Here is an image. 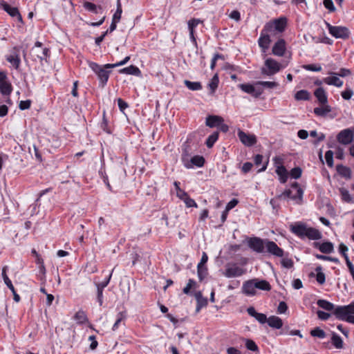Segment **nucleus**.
<instances>
[{"label":"nucleus","mask_w":354,"mask_h":354,"mask_svg":"<svg viewBox=\"0 0 354 354\" xmlns=\"http://www.w3.org/2000/svg\"><path fill=\"white\" fill-rule=\"evenodd\" d=\"M288 26V19L280 17L266 22L261 30L257 40L258 46L262 53L266 54L272 41V37L281 38Z\"/></svg>","instance_id":"1"},{"label":"nucleus","mask_w":354,"mask_h":354,"mask_svg":"<svg viewBox=\"0 0 354 354\" xmlns=\"http://www.w3.org/2000/svg\"><path fill=\"white\" fill-rule=\"evenodd\" d=\"M291 232L301 239L307 237L310 240H319L322 238V233L316 228L307 227L303 223H296L291 226Z\"/></svg>","instance_id":"2"},{"label":"nucleus","mask_w":354,"mask_h":354,"mask_svg":"<svg viewBox=\"0 0 354 354\" xmlns=\"http://www.w3.org/2000/svg\"><path fill=\"white\" fill-rule=\"evenodd\" d=\"M30 55L33 62L39 61L42 63L44 61L48 62V59L50 57V48L44 46L40 41H36L35 46L30 50Z\"/></svg>","instance_id":"3"},{"label":"nucleus","mask_w":354,"mask_h":354,"mask_svg":"<svg viewBox=\"0 0 354 354\" xmlns=\"http://www.w3.org/2000/svg\"><path fill=\"white\" fill-rule=\"evenodd\" d=\"M334 315L339 320L354 324V301L346 306H337Z\"/></svg>","instance_id":"4"},{"label":"nucleus","mask_w":354,"mask_h":354,"mask_svg":"<svg viewBox=\"0 0 354 354\" xmlns=\"http://www.w3.org/2000/svg\"><path fill=\"white\" fill-rule=\"evenodd\" d=\"M88 64L90 68L96 74L100 82V86L104 87L106 85L111 73L109 69L112 68H106L105 64L102 66L93 62H88Z\"/></svg>","instance_id":"5"},{"label":"nucleus","mask_w":354,"mask_h":354,"mask_svg":"<svg viewBox=\"0 0 354 354\" xmlns=\"http://www.w3.org/2000/svg\"><path fill=\"white\" fill-rule=\"evenodd\" d=\"M329 33L336 39H346L350 37L351 32L345 26H332L326 22Z\"/></svg>","instance_id":"6"},{"label":"nucleus","mask_w":354,"mask_h":354,"mask_svg":"<svg viewBox=\"0 0 354 354\" xmlns=\"http://www.w3.org/2000/svg\"><path fill=\"white\" fill-rule=\"evenodd\" d=\"M265 67L262 68L261 73L268 76L277 73L281 68V65L273 58H268L264 62Z\"/></svg>","instance_id":"7"},{"label":"nucleus","mask_w":354,"mask_h":354,"mask_svg":"<svg viewBox=\"0 0 354 354\" xmlns=\"http://www.w3.org/2000/svg\"><path fill=\"white\" fill-rule=\"evenodd\" d=\"M13 91V87L10 82L7 73L4 71H0V93L5 97H10Z\"/></svg>","instance_id":"8"},{"label":"nucleus","mask_w":354,"mask_h":354,"mask_svg":"<svg viewBox=\"0 0 354 354\" xmlns=\"http://www.w3.org/2000/svg\"><path fill=\"white\" fill-rule=\"evenodd\" d=\"M181 160L184 167L187 169H192L194 167H202L205 162L204 157L199 155H196L190 159L187 156L183 155Z\"/></svg>","instance_id":"9"},{"label":"nucleus","mask_w":354,"mask_h":354,"mask_svg":"<svg viewBox=\"0 0 354 354\" xmlns=\"http://www.w3.org/2000/svg\"><path fill=\"white\" fill-rule=\"evenodd\" d=\"M354 138V131L351 128L341 130L336 136L337 141L343 145H348L353 142Z\"/></svg>","instance_id":"10"},{"label":"nucleus","mask_w":354,"mask_h":354,"mask_svg":"<svg viewBox=\"0 0 354 354\" xmlns=\"http://www.w3.org/2000/svg\"><path fill=\"white\" fill-rule=\"evenodd\" d=\"M247 243L248 247L254 252H256L257 253L264 252L266 239H262L257 236L250 237L248 238Z\"/></svg>","instance_id":"11"},{"label":"nucleus","mask_w":354,"mask_h":354,"mask_svg":"<svg viewBox=\"0 0 354 354\" xmlns=\"http://www.w3.org/2000/svg\"><path fill=\"white\" fill-rule=\"evenodd\" d=\"M245 273V270L236 263L227 264L223 274L227 278L241 277Z\"/></svg>","instance_id":"12"},{"label":"nucleus","mask_w":354,"mask_h":354,"mask_svg":"<svg viewBox=\"0 0 354 354\" xmlns=\"http://www.w3.org/2000/svg\"><path fill=\"white\" fill-rule=\"evenodd\" d=\"M0 8H2L10 17H16L18 21L23 23L22 16L20 14L19 9L17 8L12 7L8 3H6L5 1L1 0L0 1Z\"/></svg>","instance_id":"13"},{"label":"nucleus","mask_w":354,"mask_h":354,"mask_svg":"<svg viewBox=\"0 0 354 354\" xmlns=\"http://www.w3.org/2000/svg\"><path fill=\"white\" fill-rule=\"evenodd\" d=\"M266 252L269 254L277 257H283L284 255V251L282 248H279L277 244L268 239H266Z\"/></svg>","instance_id":"14"},{"label":"nucleus","mask_w":354,"mask_h":354,"mask_svg":"<svg viewBox=\"0 0 354 354\" xmlns=\"http://www.w3.org/2000/svg\"><path fill=\"white\" fill-rule=\"evenodd\" d=\"M286 51V41L283 38H278L272 48V54L278 56H284Z\"/></svg>","instance_id":"15"},{"label":"nucleus","mask_w":354,"mask_h":354,"mask_svg":"<svg viewBox=\"0 0 354 354\" xmlns=\"http://www.w3.org/2000/svg\"><path fill=\"white\" fill-rule=\"evenodd\" d=\"M6 266H4L2 269V277L5 284L7 287L11 290L13 295V299L15 302L19 303L21 301V297L19 294H17L11 280L9 279L8 275L6 274Z\"/></svg>","instance_id":"16"},{"label":"nucleus","mask_w":354,"mask_h":354,"mask_svg":"<svg viewBox=\"0 0 354 354\" xmlns=\"http://www.w3.org/2000/svg\"><path fill=\"white\" fill-rule=\"evenodd\" d=\"M238 136L241 142L245 146L251 147L257 143V138L254 135H250L243 131H239Z\"/></svg>","instance_id":"17"},{"label":"nucleus","mask_w":354,"mask_h":354,"mask_svg":"<svg viewBox=\"0 0 354 354\" xmlns=\"http://www.w3.org/2000/svg\"><path fill=\"white\" fill-rule=\"evenodd\" d=\"M239 88L243 92L250 94L256 98L259 97L263 93L261 89H256L254 85L251 84H241L239 85Z\"/></svg>","instance_id":"18"},{"label":"nucleus","mask_w":354,"mask_h":354,"mask_svg":"<svg viewBox=\"0 0 354 354\" xmlns=\"http://www.w3.org/2000/svg\"><path fill=\"white\" fill-rule=\"evenodd\" d=\"M313 246L315 248L319 249V250L324 254H330L334 250L333 244L330 241H325L323 243L314 242Z\"/></svg>","instance_id":"19"},{"label":"nucleus","mask_w":354,"mask_h":354,"mask_svg":"<svg viewBox=\"0 0 354 354\" xmlns=\"http://www.w3.org/2000/svg\"><path fill=\"white\" fill-rule=\"evenodd\" d=\"M253 279L246 281L242 286L243 292L248 296H254L256 295V287H254Z\"/></svg>","instance_id":"20"},{"label":"nucleus","mask_w":354,"mask_h":354,"mask_svg":"<svg viewBox=\"0 0 354 354\" xmlns=\"http://www.w3.org/2000/svg\"><path fill=\"white\" fill-rule=\"evenodd\" d=\"M248 313L251 316L254 317L260 324H265L268 322V319L266 315L263 313H257L255 308L252 306L248 308L247 309Z\"/></svg>","instance_id":"21"},{"label":"nucleus","mask_w":354,"mask_h":354,"mask_svg":"<svg viewBox=\"0 0 354 354\" xmlns=\"http://www.w3.org/2000/svg\"><path fill=\"white\" fill-rule=\"evenodd\" d=\"M221 122H224V120L222 117L218 115H209L206 118L205 124L206 126L214 128L218 127L219 124H221Z\"/></svg>","instance_id":"22"},{"label":"nucleus","mask_w":354,"mask_h":354,"mask_svg":"<svg viewBox=\"0 0 354 354\" xmlns=\"http://www.w3.org/2000/svg\"><path fill=\"white\" fill-rule=\"evenodd\" d=\"M314 95L320 104H328V96L326 92L322 87L316 88L314 91Z\"/></svg>","instance_id":"23"},{"label":"nucleus","mask_w":354,"mask_h":354,"mask_svg":"<svg viewBox=\"0 0 354 354\" xmlns=\"http://www.w3.org/2000/svg\"><path fill=\"white\" fill-rule=\"evenodd\" d=\"M303 196V190L301 189H299L297 190V193H295V194H292V192L290 189H286L281 195L279 196V198H291L293 200H296L297 198L301 199Z\"/></svg>","instance_id":"24"},{"label":"nucleus","mask_w":354,"mask_h":354,"mask_svg":"<svg viewBox=\"0 0 354 354\" xmlns=\"http://www.w3.org/2000/svg\"><path fill=\"white\" fill-rule=\"evenodd\" d=\"M267 323L270 327L276 329L281 328L283 324L282 319L274 315L269 317Z\"/></svg>","instance_id":"25"},{"label":"nucleus","mask_w":354,"mask_h":354,"mask_svg":"<svg viewBox=\"0 0 354 354\" xmlns=\"http://www.w3.org/2000/svg\"><path fill=\"white\" fill-rule=\"evenodd\" d=\"M275 172L278 175L279 180L281 183L284 184L287 182L289 173L285 167H277Z\"/></svg>","instance_id":"26"},{"label":"nucleus","mask_w":354,"mask_h":354,"mask_svg":"<svg viewBox=\"0 0 354 354\" xmlns=\"http://www.w3.org/2000/svg\"><path fill=\"white\" fill-rule=\"evenodd\" d=\"M119 73L121 74L133 75L136 76H140L141 75V71L139 68L134 65L123 68L119 71Z\"/></svg>","instance_id":"27"},{"label":"nucleus","mask_w":354,"mask_h":354,"mask_svg":"<svg viewBox=\"0 0 354 354\" xmlns=\"http://www.w3.org/2000/svg\"><path fill=\"white\" fill-rule=\"evenodd\" d=\"M254 281V287H256V288L257 289H259V290H265V291H270L272 288L270 283L266 281V280H264V279H253Z\"/></svg>","instance_id":"28"},{"label":"nucleus","mask_w":354,"mask_h":354,"mask_svg":"<svg viewBox=\"0 0 354 354\" xmlns=\"http://www.w3.org/2000/svg\"><path fill=\"white\" fill-rule=\"evenodd\" d=\"M323 82L328 85H333L336 87H342L343 81L336 76L326 77L323 79Z\"/></svg>","instance_id":"29"},{"label":"nucleus","mask_w":354,"mask_h":354,"mask_svg":"<svg viewBox=\"0 0 354 354\" xmlns=\"http://www.w3.org/2000/svg\"><path fill=\"white\" fill-rule=\"evenodd\" d=\"M336 170L341 176L348 179L351 178V170L348 167L344 166L342 164L337 165L336 166Z\"/></svg>","instance_id":"30"},{"label":"nucleus","mask_w":354,"mask_h":354,"mask_svg":"<svg viewBox=\"0 0 354 354\" xmlns=\"http://www.w3.org/2000/svg\"><path fill=\"white\" fill-rule=\"evenodd\" d=\"M319 307L328 310V311H333V314L334 315V310L337 308L335 305L325 299H319L317 302Z\"/></svg>","instance_id":"31"},{"label":"nucleus","mask_w":354,"mask_h":354,"mask_svg":"<svg viewBox=\"0 0 354 354\" xmlns=\"http://www.w3.org/2000/svg\"><path fill=\"white\" fill-rule=\"evenodd\" d=\"M73 319L77 322V324L82 325L88 322V319L84 310H78L74 315Z\"/></svg>","instance_id":"32"},{"label":"nucleus","mask_w":354,"mask_h":354,"mask_svg":"<svg viewBox=\"0 0 354 354\" xmlns=\"http://www.w3.org/2000/svg\"><path fill=\"white\" fill-rule=\"evenodd\" d=\"M321 107H316L314 109V113L317 116H325L327 113L331 111V107L328 104H322Z\"/></svg>","instance_id":"33"},{"label":"nucleus","mask_w":354,"mask_h":354,"mask_svg":"<svg viewBox=\"0 0 354 354\" xmlns=\"http://www.w3.org/2000/svg\"><path fill=\"white\" fill-rule=\"evenodd\" d=\"M84 8L94 13H102L103 12V8L102 6H97L95 4L91 2L86 1L84 3Z\"/></svg>","instance_id":"34"},{"label":"nucleus","mask_w":354,"mask_h":354,"mask_svg":"<svg viewBox=\"0 0 354 354\" xmlns=\"http://www.w3.org/2000/svg\"><path fill=\"white\" fill-rule=\"evenodd\" d=\"M196 298L197 301L196 311L198 312L202 308L205 307L207 305V299L203 297L201 292L196 294Z\"/></svg>","instance_id":"35"},{"label":"nucleus","mask_w":354,"mask_h":354,"mask_svg":"<svg viewBox=\"0 0 354 354\" xmlns=\"http://www.w3.org/2000/svg\"><path fill=\"white\" fill-rule=\"evenodd\" d=\"M295 98L297 101L309 100L310 94L307 90H300L295 94Z\"/></svg>","instance_id":"36"},{"label":"nucleus","mask_w":354,"mask_h":354,"mask_svg":"<svg viewBox=\"0 0 354 354\" xmlns=\"http://www.w3.org/2000/svg\"><path fill=\"white\" fill-rule=\"evenodd\" d=\"M218 136L219 133L218 131H214L211 135H209L205 141L207 147L212 148L214 143L218 140Z\"/></svg>","instance_id":"37"},{"label":"nucleus","mask_w":354,"mask_h":354,"mask_svg":"<svg viewBox=\"0 0 354 354\" xmlns=\"http://www.w3.org/2000/svg\"><path fill=\"white\" fill-rule=\"evenodd\" d=\"M218 82H219L218 77L216 74L212 77L210 82L208 84V88L210 90L211 94H213L215 93L216 90L218 88Z\"/></svg>","instance_id":"38"},{"label":"nucleus","mask_w":354,"mask_h":354,"mask_svg":"<svg viewBox=\"0 0 354 354\" xmlns=\"http://www.w3.org/2000/svg\"><path fill=\"white\" fill-rule=\"evenodd\" d=\"M6 60L10 62L15 68L18 69L20 64L21 59L18 55H9L7 57Z\"/></svg>","instance_id":"39"},{"label":"nucleus","mask_w":354,"mask_h":354,"mask_svg":"<svg viewBox=\"0 0 354 354\" xmlns=\"http://www.w3.org/2000/svg\"><path fill=\"white\" fill-rule=\"evenodd\" d=\"M127 317V313L126 311H122V312H120L119 313H118L117 315V319H116V321L114 323L113 327H112V330L113 331L118 330V328H119V326L121 323L122 321L124 320Z\"/></svg>","instance_id":"40"},{"label":"nucleus","mask_w":354,"mask_h":354,"mask_svg":"<svg viewBox=\"0 0 354 354\" xmlns=\"http://www.w3.org/2000/svg\"><path fill=\"white\" fill-rule=\"evenodd\" d=\"M46 269L45 265H40L38 266V274H37V278L42 283H45L46 281Z\"/></svg>","instance_id":"41"},{"label":"nucleus","mask_w":354,"mask_h":354,"mask_svg":"<svg viewBox=\"0 0 354 354\" xmlns=\"http://www.w3.org/2000/svg\"><path fill=\"white\" fill-rule=\"evenodd\" d=\"M201 23H203V21L199 19L192 18L189 19L187 22L189 32H195V28Z\"/></svg>","instance_id":"42"},{"label":"nucleus","mask_w":354,"mask_h":354,"mask_svg":"<svg viewBox=\"0 0 354 354\" xmlns=\"http://www.w3.org/2000/svg\"><path fill=\"white\" fill-rule=\"evenodd\" d=\"M331 342H332L333 345L336 348H342L343 347L342 339L338 335H337L335 333H333V334H332Z\"/></svg>","instance_id":"43"},{"label":"nucleus","mask_w":354,"mask_h":354,"mask_svg":"<svg viewBox=\"0 0 354 354\" xmlns=\"http://www.w3.org/2000/svg\"><path fill=\"white\" fill-rule=\"evenodd\" d=\"M185 85L191 91H199L202 89V85L199 82H191L185 80Z\"/></svg>","instance_id":"44"},{"label":"nucleus","mask_w":354,"mask_h":354,"mask_svg":"<svg viewBox=\"0 0 354 354\" xmlns=\"http://www.w3.org/2000/svg\"><path fill=\"white\" fill-rule=\"evenodd\" d=\"M339 193L341 195V198L344 202L350 203L351 201H352V196H351L349 192L347 189H346L344 187H342L339 189Z\"/></svg>","instance_id":"45"},{"label":"nucleus","mask_w":354,"mask_h":354,"mask_svg":"<svg viewBox=\"0 0 354 354\" xmlns=\"http://www.w3.org/2000/svg\"><path fill=\"white\" fill-rule=\"evenodd\" d=\"M310 335L313 337H319L323 339L326 337V333L324 330L321 329L319 327H315L313 330H310Z\"/></svg>","instance_id":"46"},{"label":"nucleus","mask_w":354,"mask_h":354,"mask_svg":"<svg viewBox=\"0 0 354 354\" xmlns=\"http://www.w3.org/2000/svg\"><path fill=\"white\" fill-rule=\"evenodd\" d=\"M196 287V282L193 279H189L186 286L183 288V292L185 295H189L192 288Z\"/></svg>","instance_id":"47"},{"label":"nucleus","mask_w":354,"mask_h":354,"mask_svg":"<svg viewBox=\"0 0 354 354\" xmlns=\"http://www.w3.org/2000/svg\"><path fill=\"white\" fill-rule=\"evenodd\" d=\"M334 153L331 150H328L325 153V159L328 167L332 168L334 165L333 162Z\"/></svg>","instance_id":"48"},{"label":"nucleus","mask_w":354,"mask_h":354,"mask_svg":"<svg viewBox=\"0 0 354 354\" xmlns=\"http://www.w3.org/2000/svg\"><path fill=\"white\" fill-rule=\"evenodd\" d=\"M122 13V5L120 3V0H118L117 9H116L115 12L113 15L112 19L117 21H120V19H121Z\"/></svg>","instance_id":"49"},{"label":"nucleus","mask_w":354,"mask_h":354,"mask_svg":"<svg viewBox=\"0 0 354 354\" xmlns=\"http://www.w3.org/2000/svg\"><path fill=\"white\" fill-rule=\"evenodd\" d=\"M197 274L200 281H202L207 275L206 266H197Z\"/></svg>","instance_id":"50"},{"label":"nucleus","mask_w":354,"mask_h":354,"mask_svg":"<svg viewBox=\"0 0 354 354\" xmlns=\"http://www.w3.org/2000/svg\"><path fill=\"white\" fill-rule=\"evenodd\" d=\"M317 276L316 280L319 284H324L326 281L325 274L322 272V267L319 266L316 268Z\"/></svg>","instance_id":"51"},{"label":"nucleus","mask_w":354,"mask_h":354,"mask_svg":"<svg viewBox=\"0 0 354 354\" xmlns=\"http://www.w3.org/2000/svg\"><path fill=\"white\" fill-rule=\"evenodd\" d=\"M256 85H261L266 88H274L277 87L279 84L276 82L259 81L256 83Z\"/></svg>","instance_id":"52"},{"label":"nucleus","mask_w":354,"mask_h":354,"mask_svg":"<svg viewBox=\"0 0 354 354\" xmlns=\"http://www.w3.org/2000/svg\"><path fill=\"white\" fill-rule=\"evenodd\" d=\"M303 68L306 71L314 72H319L322 69V66L319 64H314L304 65Z\"/></svg>","instance_id":"53"},{"label":"nucleus","mask_w":354,"mask_h":354,"mask_svg":"<svg viewBox=\"0 0 354 354\" xmlns=\"http://www.w3.org/2000/svg\"><path fill=\"white\" fill-rule=\"evenodd\" d=\"M130 60V56H127L122 61L117 62L115 64H106L105 67L106 68H115L120 66H123L126 64Z\"/></svg>","instance_id":"54"},{"label":"nucleus","mask_w":354,"mask_h":354,"mask_svg":"<svg viewBox=\"0 0 354 354\" xmlns=\"http://www.w3.org/2000/svg\"><path fill=\"white\" fill-rule=\"evenodd\" d=\"M130 60V56H127L122 61L117 62L115 64H106L105 67L106 68H115L120 66H123L126 64Z\"/></svg>","instance_id":"55"},{"label":"nucleus","mask_w":354,"mask_h":354,"mask_svg":"<svg viewBox=\"0 0 354 354\" xmlns=\"http://www.w3.org/2000/svg\"><path fill=\"white\" fill-rule=\"evenodd\" d=\"M245 347L252 351H258L259 350L257 344L253 340L249 339L245 341Z\"/></svg>","instance_id":"56"},{"label":"nucleus","mask_w":354,"mask_h":354,"mask_svg":"<svg viewBox=\"0 0 354 354\" xmlns=\"http://www.w3.org/2000/svg\"><path fill=\"white\" fill-rule=\"evenodd\" d=\"M301 169L300 167H294L290 170V175L292 178L298 179L301 176Z\"/></svg>","instance_id":"57"},{"label":"nucleus","mask_w":354,"mask_h":354,"mask_svg":"<svg viewBox=\"0 0 354 354\" xmlns=\"http://www.w3.org/2000/svg\"><path fill=\"white\" fill-rule=\"evenodd\" d=\"M323 5L330 12L335 11V7L332 0H324Z\"/></svg>","instance_id":"58"},{"label":"nucleus","mask_w":354,"mask_h":354,"mask_svg":"<svg viewBox=\"0 0 354 354\" xmlns=\"http://www.w3.org/2000/svg\"><path fill=\"white\" fill-rule=\"evenodd\" d=\"M31 103L32 102L30 100H21L19 104V108L22 111L28 109L30 108Z\"/></svg>","instance_id":"59"},{"label":"nucleus","mask_w":354,"mask_h":354,"mask_svg":"<svg viewBox=\"0 0 354 354\" xmlns=\"http://www.w3.org/2000/svg\"><path fill=\"white\" fill-rule=\"evenodd\" d=\"M97 287V301L99 303V305L101 306L103 304V291L104 288H102L99 286Z\"/></svg>","instance_id":"60"},{"label":"nucleus","mask_w":354,"mask_h":354,"mask_svg":"<svg viewBox=\"0 0 354 354\" xmlns=\"http://www.w3.org/2000/svg\"><path fill=\"white\" fill-rule=\"evenodd\" d=\"M183 202L185 203L187 207H197L198 205L195 202L194 199L189 197H187L185 199L183 200Z\"/></svg>","instance_id":"61"},{"label":"nucleus","mask_w":354,"mask_h":354,"mask_svg":"<svg viewBox=\"0 0 354 354\" xmlns=\"http://www.w3.org/2000/svg\"><path fill=\"white\" fill-rule=\"evenodd\" d=\"M117 102L120 111L124 113L125 109L129 107V104L122 98H118Z\"/></svg>","instance_id":"62"},{"label":"nucleus","mask_w":354,"mask_h":354,"mask_svg":"<svg viewBox=\"0 0 354 354\" xmlns=\"http://www.w3.org/2000/svg\"><path fill=\"white\" fill-rule=\"evenodd\" d=\"M101 128L107 133H111V130L109 126L108 121L105 118V115L104 114L103 120L101 123Z\"/></svg>","instance_id":"63"},{"label":"nucleus","mask_w":354,"mask_h":354,"mask_svg":"<svg viewBox=\"0 0 354 354\" xmlns=\"http://www.w3.org/2000/svg\"><path fill=\"white\" fill-rule=\"evenodd\" d=\"M293 264V261L291 259L284 258L281 260V265L286 268H291Z\"/></svg>","instance_id":"64"}]
</instances>
